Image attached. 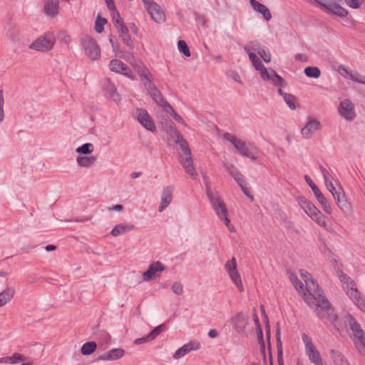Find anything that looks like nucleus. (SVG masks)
Returning <instances> with one entry per match:
<instances>
[{"label":"nucleus","instance_id":"53","mask_svg":"<svg viewBox=\"0 0 365 365\" xmlns=\"http://www.w3.org/2000/svg\"><path fill=\"white\" fill-rule=\"evenodd\" d=\"M297 201L299 205L304 210V211L305 212H307L312 202H310L305 197H303V196L298 197L297 198Z\"/></svg>","mask_w":365,"mask_h":365},{"label":"nucleus","instance_id":"27","mask_svg":"<svg viewBox=\"0 0 365 365\" xmlns=\"http://www.w3.org/2000/svg\"><path fill=\"white\" fill-rule=\"evenodd\" d=\"M276 341H277V363L278 365H284L283 359V347L282 342L281 340V331L279 327V323H277L276 327Z\"/></svg>","mask_w":365,"mask_h":365},{"label":"nucleus","instance_id":"13","mask_svg":"<svg viewBox=\"0 0 365 365\" xmlns=\"http://www.w3.org/2000/svg\"><path fill=\"white\" fill-rule=\"evenodd\" d=\"M319 5L327 9L331 14L336 15L339 17L344 18L346 17L349 12L344 7L341 6L339 4L333 2H328L325 0H314Z\"/></svg>","mask_w":365,"mask_h":365},{"label":"nucleus","instance_id":"49","mask_svg":"<svg viewBox=\"0 0 365 365\" xmlns=\"http://www.w3.org/2000/svg\"><path fill=\"white\" fill-rule=\"evenodd\" d=\"M166 329V326L164 324H162L156 327H155L148 334V339H155L160 333L164 331Z\"/></svg>","mask_w":365,"mask_h":365},{"label":"nucleus","instance_id":"34","mask_svg":"<svg viewBox=\"0 0 365 365\" xmlns=\"http://www.w3.org/2000/svg\"><path fill=\"white\" fill-rule=\"evenodd\" d=\"M76 161L80 167L88 168L95 164L96 161V157L94 155H78L76 158Z\"/></svg>","mask_w":365,"mask_h":365},{"label":"nucleus","instance_id":"57","mask_svg":"<svg viewBox=\"0 0 365 365\" xmlns=\"http://www.w3.org/2000/svg\"><path fill=\"white\" fill-rule=\"evenodd\" d=\"M319 169L323 175L325 182L329 181L333 182L334 177L328 172V170L322 165L319 166Z\"/></svg>","mask_w":365,"mask_h":365},{"label":"nucleus","instance_id":"63","mask_svg":"<svg viewBox=\"0 0 365 365\" xmlns=\"http://www.w3.org/2000/svg\"><path fill=\"white\" fill-rule=\"evenodd\" d=\"M320 212L319 210H318L316 206L312 202L309 208L308 209L307 212L306 213L312 218L314 215H316L317 213Z\"/></svg>","mask_w":365,"mask_h":365},{"label":"nucleus","instance_id":"19","mask_svg":"<svg viewBox=\"0 0 365 365\" xmlns=\"http://www.w3.org/2000/svg\"><path fill=\"white\" fill-rule=\"evenodd\" d=\"M319 128L320 122L317 119L310 118L302 129L301 133L304 138L309 139Z\"/></svg>","mask_w":365,"mask_h":365},{"label":"nucleus","instance_id":"5","mask_svg":"<svg viewBox=\"0 0 365 365\" xmlns=\"http://www.w3.org/2000/svg\"><path fill=\"white\" fill-rule=\"evenodd\" d=\"M81 46L86 56L91 61H96L101 56L100 47L97 41L91 36L86 35L81 38Z\"/></svg>","mask_w":365,"mask_h":365},{"label":"nucleus","instance_id":"4","mask_svg":"<svg viewBox=\"0 0 365 365\" xmlns=\"http://www.w3.org/2000/svg\"><path fill=\"white\" fill-rule=\"evenodd\" d=\"M348 322L353 333V340L356 348L362 355H365V332L353 316L350 314L348 316Z\"/></svg>","mask_w":365,"mask_h":365},{"label":"nucleus","instance_id":"36","mask_svg":"<svg viewBox=\"0 0 365 365\" xmlns=\"http://www.w3.org/2000/svg\"><path fill=\"white\" fill-rule=\"evenodd\" d=\"M330 356L335 365H349L347 360L339 351L332 349L330 352Z\"/></svg>","mask_w":365,"mask_h":365},{"label":"nucleus","instance_id":"8","mask_svg":"<svg viewBox=\"0 0 365 365\" xmlns=\"http://www.w3.org/2000/svg\"><path fill=\"white\" fill-rule=\"evenodd\" d=\"M304 179H305L307 183L309 185V186L312 189L317 201L322 205L323 210L326 213L331 215L332 213V209H331L329 203L328 202L327 198L325 197V196L322 194V192L319 190L318 187L313 182L312 179L308 175H305Z\"/></svg>","mask_w":365,"mask_h":365},{"label":"nucleus","instance_id":"16","mask_svg":"<svg viewBox=\"0 0 365 365\" xmlns=\"http://www.w3.org/2000/svg\"><path fill=\"white\" fill-rule=\"evenodd\" d=\"M200 344L197 340H192L187 344H184L182 346L179 348L173 354L175 359H179L190 353L191 351H195L199 349Z\"/></svg>","mask_w":365,"mask_h":365},{"label":"nucleus","instance_id":"52","mask_svg":"<svg viewBox=\"0 0 365 365\" xmlns=\"http://www.w3.org/2000/svg\"><path fill=\"white\" fill-rule=\"evenodd\" d=\"M178 48L179 51L183 53L185 56L190 57L191 53L190 49L186 43V42L183 40H180L178 42Z\"/></svg>","mask_w":365,"mask_h":365},{"label":"nucleus","instance_id":"55","mask_svg":"<svg viewBox=\"0 0 365 365\" xmlns=\"http://www.w3.org/2000/svg\"><path fill=\"white\" fill-rule=\"evenodd\" d=\"M8 36L14 43L19 42L21 39L20 34L16 28H11L9 30Z\"/></svg>","mask_w":365,"mask_h":365},{"label":"nucleus","instance_id":"35","mask_svg":"<svg viewBox=\"0 0 365 365\" xmlns=\"http://www.w3.org/2000/svg\"><path fill=\"white\" fill-rule=\"evenodd\" d=\"M15 293L12 287H8L0 293V307H2L11 300Z\"/></svg>","mask_w":365,"mask_h":365},{"label":"nucleus","instance_id":"28","mask_svg":"<svg viewBox=\"0 0 365 365\" xmlns=\"http://www.w3.org/2000/svg\"><path fill=\"white\" fill-rule=\"evenodd\" d=\"M249 59L252 62L253 66L256 70L260 71V76H267V68H266L261 60L257 56L255 53H249Z\"/></svg>","mask_w":365,"mask_h":365},{"label":"nucleus","instance_id":"6","mask_svg":"<svg viewBox=\"0 0 365 365\" xmlns=\"http://www.w3.org/2000/svg\"><path fill=\"white\" fill-rule=\"evenodd\" d=\"M55 42L54 35L51 33H46L31 43L29 48L37 51L48 52L53 48Z\"/></svg>","mask_w":365,"mask_h":365},{"label":"nucleus","instance_id":"11","mask_svg":"<svg viewBox=\"0 0 365 365\" xmlns=\"http://www.w3.org/2000/svg\"><path fill=\"white\" fill-rule=\"evenodd\" d=\"M166 266L160 261H155L151 263L147 271L142 274L144 281L148 282L153 280L155 277L159 276V273L166 269Z\"/></svg>","mask_w":365,"mask_h":365},{"label":"nucleus","instance_id":"41","mask_svg":"<svg viewBox=\"0 0 365 365\" xmlns=\"http://www.w3.org/2000/svg\"><path fill=\"white\" fill-rule=\"evenodd\" d=\"M345 289L346 294L349 297L354 303H355L357 299H359L363 297L361 292L355 286H349Z\"/></svg>","mask_w":365,"mask_h":365},{"label":"nucleus","instance_id":"47","mask_svg":"<svg viewBox=\"0 0 365 365\" xmlns=\"http://www.w3.org/2000/svg\"><path fill=\"white\" fill-rule=\"evenodd\" d=\"M93 145L90 143L83 144L81 146L76 148V151L78 153L84 155H89L93 151Z\"/></svg>","mask_w":365,"mask_h":365},{"label":"nucleus","instance_id":"42","mask_svg":"<svg viewBox=\"0 0 365 365\" xmlns=\"http://www.w3.org/2000/svg\"><path fill=\"white\" fill-rule=\"evenodd\" d=\"M97 348V344L95 341H88L83 344L81 349V352L84 356H88L93 354Z\"/></svg>","mask_w":365,"mask_h":365},{"label":"nucleus","instance_id":"56","mask_svg":"<svg viewBox=\"0 0 365 365\" xmlns=\"http://www.w3.org/2000/svg\"><path fill=\"white\" fill-rule=\"evenodd\" d=\"M9 358H11L10 364H12L18 362L26 361L28 359L26 356L20 353H14L12 356H9Z\"/></svg>","mask_w":365,"mask_h":365},{"label":"nucleus","instance_id":"23","mask_svg":"<svg viewBox=\"0 0 365 365\" xmlns=\"http://www.w3.org/2000/svg\"><path fill=\"white\" fill-rule=\"evenodd\" d=\"M248 319H249L242 313L237 314L232 319V324L237 333H242L245 331L246 325L248 323Z\"/></svg>","mask_w":365,"mask_h":365},{"label":"nucleus","instance_id":"25","mask_svg":"<svg viewBox=\"0 0 365 365\" xmlns=\"http://www.w3.org/2000/svg\"><path fill=\"white\" fill-rule=\"evenodd\" d=\"M250 4L254 11L261 14L266 21H269L272 19V14L266 5L256 0H250Z\"/></svg>","mask_w":365,"mask_h":365},{"label":"nucleus","instance_id":"54","mask_svg":"<svg viewBox=\"0 0 365 365\" xmlns=\"http://www.w3.org/2000/svg\"><path fill=\"white\" fill-rule=\"evenodd\" d=\"M283 98L289 108L292 110L296 109V98L294 96L290 93H287Z\"/></svg>","mask_w":365,"mask_h":365},{"label":"nucleus","instance_id":"14","mask_svg":"<svg viewBox=\"0 0 365 365\" xmlns=\"http://www.w3.org/2000/svg\"><path fill=\"white\" fill-rule=\"evenodd\" d=\"M136 115L138 121L147 130L155 131L156 128L153 120L148 111L143 108L136 109Z\"/></svg>","mask_w":365,"mask_h":365},{"label":"nucleus","instance_id":"51","mask_svg":"<svg viewBox=\"0 0 365 365\" xmlns=\"http://www.w3.org/2000/svg\"><path fill=\"white\" fill-rule=\"evenodd\" d=\"M237 185L240 187L243 193L250 198L252 201L254 200L253 196L250 194V190L248 187H246V182L245 180V178H243L238 182H237Z\"/></svg>","mask_w":365,"mask_h":365},{"label":"nucleus","instance_id":"38","mask_svg":"<svg viewBox=\"0 0 365 365\" xmlns=\"http://www.w3.org/2000/svg\"><path fill=\"white\" fill-rule=\"evenodd\" d=\"M314 221H315L319 226L324 227L329 232H332V229L330 226H329L327 223V217L324 215L320 211L316 215L312 218Z\"/></svg>","mask_w":365,"mask_h":365},{"label":"nucleus","instance_id":"59","mask_svg":"<svg viewBox=\"0 0 365 365\" xmlns=\"http://www.w3.org/2000/svg\"><path fill=\"white\" fill-rule=\"evenodd\" d=\"M173 292L178 295H180L183 292V287L179 282H175L172 285Z\"/></svg>","mask_w":365,"mask_h":365},{"label":"nucleus","instance_id":"21","mask_svg":"<svg viewBox=\"0 0 365 365\" xmlns=\"http://www.w3.org/2000/svg\"><path fill=\"white\" fill-rule=\"evenodd\" d=\"M103 91L115 102L120 101V95L118 93L117 88L113 83L109 79H106L103 84Z\"/></svg>","mask_w":365,"mask_h":365},{"label":"nucleus","instance_id":"15","mask_svg":"<svg viewBox=\"0 0 365 365\" xmlns=\"http://www.w3.org/2000/svg\"><path fill=\"white\" fill-rule=\"evenodd\" d=\"M334 199L336 202L338 207L346 215H349L351 212V205L347 201L346 195L342 187H339L337 192L334 194Z\"/></svg>","mask_w":365,"mask_h":365},{"label":"nucleus","instance_id":"22","mask_svg":"<svg viewBox=\"0 0 365 365\" xmlns=\"http://www.w3.org/2000/svg\"><path fill=\"white\" fill-rule=\"evenodd\" d=\"M59 0H45L43 11L46 15L54 18L58 14Z\"/></svg>","mask_w":365,"mask_h":365},{"label":"nucleus","instance_id":"24","mask_svg":"<svg viewBox=\"0 0 365 365\" xmlns=\"http://www.w3.org/2000/svg\"><path fill=\"white\" fill-rule=\"evenodd\" d=\"M124 350L120 348L112 349L111 350L103 353L98 357L101 361H114L120 359L124 355Z\"/></svg>","mask_w":365,"mask_h":365},{"label":"nucleus","instance_id":"10","mask_svg":"<svg viewBox=\"0 0 365 365\" xmlns=\"http://www.w3.org/2000/svg\"><path fill=\"white\" fill-rule=\"evenodd\" d=\"M225 268L229 274L232 281L235 284L240 292L244 291L240 275L237 269V262L233 257L230 260L227 261L225 264Z\"/></svg>","mask_w":365,"mask_h":365},{"label":"nucleus","instance_id":"17","mask_svg":"<svg viewBox=\"0 0 365 365\" xmlns=\"http://www.w3.org/2000/svg\"><path fill=\"white\" fill-rule=\"evenodd\" d=\"M207 196L214 210L220 208L221 206L225 205L221 198L220 193L217 191H212L210 182L205 183Z\"/></svg>","mask_w":365,"mask_h":365},{"label":"nucleus","instance_id":"20","mask_svg":"<svg viewBox=\"0 0 365 365\" xmlns=\"http://www.w3.org/2000/svg\"><path fill=\"white\" fill-rule=\"evenodd\" d=\"M174 187L169 185L165 187L161 195V201L158 207L159 212H162L172 202Z\"/></svg>","mask_w":365,"mask_h":365},{"label":"nucleus","instance_id":"31","mask_svg":"<svg viewBox=\"0 0 365 365\" xmlns=\"http://www.w3.org/2000/svg\"><path fill=\"white\" fill-rule=\"evenodd\" d=\"M134 229L135 225L130 223L118 224L113 228V230L110 232V235L114 237H117L125 232L133 230Z\"/></svg>","mask_w":365,"mask_h":365},{"label":"nucleus","instance_id":"7","mask_svg":"<svg viewBox=\"0 0 365 365\" xmlns=\"http://www.w3.org/2000/svg\"><path fill=\"white\" fill-rule=\"evenodd\" d=\"M302 339L305 345L307 354L308 355L311 362L314 365H321L322 361L320 354L312 343V339L309 337L305 333H302Z\"/></svg>","mask_w":365,"mask_h":365},{"label":"nucleus","instance_id":"44","mask_svg":"<svg viewBox=\"0 0 365 365\" xmlns=\"http://www.w3.org/2000/svg\"><path fill=\"white\" fill-rule=\"evenodd\" d=\"M338 277L340 282L345 285L344 286V289L349 286H356L355 282L346 274L340 272Z\"/></svg>","mask_w":365,"mask_h":365},{"label":"nucleus","instance_id":"29","mask_svg":"<svg viewBox=\"0 0 365 365\" xmlns=\"http://www.w3.org/2000/svg\"><path fill=\"white\" fill-rule=\"evenodd\" d=\"M148 93L150 95L153 100L159 106L163 107V109L166 107V105L169 104L156 86L153 87V88L148 91Z\"/></svg>","mask_w":365,"mask_h":365},{"label":"nucleus","instance_id":"3","mask_svg":"<svg viewBox=\"0 0 365 365\" xmlns=\"http://www.w3.org/2000/svg\"><path fill=\"white\" fill-rule=\"evenodd\" d=\"M223 136L224 139L228 140L234 145L235 148L240 155L250 158L253 160L258 158L259 150L250 143H246L237 138L236 135L229 133H225Z\"/></svg>","mask_w":365,"mask_h":365},{"label":"nucleus","instance_id":"61","mask_svg":"<svg viewBox=\"0 0 365 365\" xmlns=\"http://www.w3.org/2000/svg\"><path fill=\"white\" fill-rule=\"evenodd\" d=\"M265 63L271 61V54L269 51H265L264 48L259 51L258 53Z\"/></svg>","mask_w":365,"mask_h":365},{"label":"nucleus","instance_id":"40","mask_svg":"<svg viewBox=\"0 0 365 365\" xmlns=\"http://www.w3.org/2000/svg\"><path fill=\"white\" fill-rule=\"evenodd\" d=\"M256 332H257V335L258 341L259 344L260 351L263 356L264 362L266 364L267 359H266V356H265V343L264 341L263 332H262L261 326L256 327Z\"/></svg>","mask_w":365,"mask_h":365},{"label":"nucleus","instance_id":"37","mask_svg":"<svg viewBox=\"0 0 365 365\" xmlns=\"http://www.w3.org/2000/svg\"><path fill=\"white\" fill-rule=\"evenodd\" d=\"M308 294H306L304 293V299L306 302L309 305L312 306V304H315L317 306V309H315V312L317 313V310L319 309V310H322V307L319 306V297H318V294H316L314 292H307Z\"/></svg>","mask_w":365,"mask_h":365},{"label":"nucleus","instance_id":"1","mask_svg":"<svg viewBox=\"0 0 365 365\" xmlns=\"http://www.w3.org/2000/svg\"><path fill=\"white\" fill-rule=\"evenodd\" d=\"M300 272L302 278L306 284V290L307 292H315L319 297V300L318 302L319 306L322 307V310H319V309L317 310V315L318 317L324 319L327 316L330 321H336L337 319V316L332 312L330 313V311H331L330 303L324 296L322 289H320L317 280L313 279L312 275L305 270L302 269L300 270Z\"/></svg>","mask_w":365,"mask_h":365},{"label":"nucleus","instance_id":"26","mask_svg":"<svg viewBox=\"0 0 365 365\" xmlns=\"http://www.w3.org/2000/svg\"><path fill=\"white\" fill-rule=\"evenodd\" d=\"M263 80H271L275 86H284L286 82L274 70H267V76L261 77Z\"/></svg>","mask_w":365,"mask_h":365},{"label":"nucleus","instance_id":"30","mask_svg":"<svg viewBox=\"0 0 365 365\" xmlns=\"http://www.w3.org/2000/svg\"><path fill=\"white\" fill-rule=\"evenodd\" d=\"M215 211L216 215L220 218L222 221H223L230 232H234L235 228L234 226L230 224V221L227 217V209L225 205L220 207V208H217L214 210Z\"/></svg>","mask_w":365,"mask_h":365},{"label":"nucleus","instance_id":"39","mask_svg":"<svg viewBox=\"0 0 365 365\" xmlns=\"http://www.w3.org/2000/svg\"><path fill=\"white\" fill-rule=\"evenodd\" d=\"M287 273L289 274V278L290 281L292 282L293 286L297 289V291L299 292V293H304V284L298 279L297 276L291 271H287Z\"/></svg>","mask_w":365,"mask_h":365},{"label":"nucleus","instance_id":"45","mask_svg":"<svg viewBox=\"0 0 365 365\" xmlns=\"http://www.w3.org/2000/svg\"><path fill=\"white\" fill-rule=\"evenodd\" d=\"M107 24V19L101 16L100 14H98L96 23H95V30L97 33L101 34L103 32L104 29V25Z\"/></svg>","mask_w":365,"mask_h":365},{"label":"nucleus","instance_id":"18","mask_svg":"<svg viewBox=\"0 0 365 365\" xmlns=\"http://www.w3.org/2000/svg\"><path fill=\"white\" fill-rule=\"evenodd\" d=\"M146 10L155 23L162 24L165 21V14L160 6L156 2L151 4Z\"/></svg>","mask_w":365,"mask_h":365},{"label":"nucleus","instance_id":"58","mask_svg":"<svg viewBox=\"0 0 365 365\" xmlns=\"http://www.w3.org/2000/svg\"><path fill=\"white\" fill-rule=\"evenodd\" d=\"M346 4L351 9H359L364 0H345Z\"/></svg>","mask_w":365,"mask_h":365},{"label":"nucleus","instance_id":"50","mask_svg":"<svg viewBox=\"0 0 365 365\" xmlns=\"http://www.w3.org/2000/svg\"><path fill=\"white\" fill-rule=\"evenodd\" d=\"M349 79L354 81L358 82L362 84H365V78L364 76H361L359 72L352 71L351 72H349Z\"/></svg>","mask_w":365,"mask_h":365},{"label":"nucleus","instance_id":"2","mask_svg":"<svg viewBox=\"0 0 365 365\" xmlns=\"http://www.w3.org/2000/svg\"><path fill=\"white\" fill-rule=\"evenodd\" d=\"M170 131L173 133L171 135L175 138V142L178 144L183 153L185 157H181L180 163L185 169L186 173L192 179L196 180L197 173L195 171L192 158L191 156V150L189 148L187 141L183 138L182 134L177 130L176 128H170Z\"/></svg>","mask_w":365,"mask_h":365},{"label":"nucleus","instance_id":"32","mask_svg":"<svg viewBox=\"0 0 365 365\" xmlns=\"http://www.w3.org/2000/svg\"><path fill=\"white\" fill-rule=\"evenodd\" d=\"M109 68L115 73H123L129 70L128 66L123 61L118 59H113L110 61Z\"/></svg>","mask_w":365,"mask_h":365},{"label":"nucleus","instance_id":"12","mask_svg":"<svg viewBox=\"0 0 365 365\" xmlns=\"http://www.w3.org/2000/svg\"><path fill=\"white\" fill-rule=\"evenodd\" d=\"M338 109L339 114L346 120L352 121L356 118L354 106L349 99L341 101Z\"/></svg>","mask_w":365,"mask_h":365},{"label":"nucleus","instance_id":"9","mask_svg":"<svg viewBox=\"0 0 365 365\" xmlns=\"http://www.w3.org/2000/svg\"><path fill=\"white\" fill-rule=\"evenodd\" d=\"M133 66L136 68L144 86L147 89V91H149L153 88V87L155 86V85L152 83V74L141 61L135 60Z\"/></svg>","mask_w":365,"mask_h":365},{"label":"nucleus","instance_id":"62","mask_svg":"<svg viewBox=\"0 0 365 365\" xmlns=\"http://www.w3.org/2000/svg\"><path fill=\"white\" fill-rule=\"evenodd\" d=\"M319 248L322 252L325 253L328 250L327 242L323 237L319 238Z\"/></svg>","mask_w":365,"mask_h":365},{"label":"nucleus","instance_id":"46","mask_svg":"<svg viewBox=\"0 0 365 365\" xmlns=\"http://www.w3.org/2000/svg\"><path fill=\"white\" fill-rule=\"evenodd\" d=\"M265 329H266L267 341V344H268L269 364H270V365H273L272 355V351H271L272 347H271V342H270V338H271L270 326L269 324V321H267L265 324Z\"/></svg>","mask_w":365,"mask_h":365},{"label":"nucleus","instance_id":"64","mask_svg":"<svg viewBox=\"0 0 365 365\" xmlns=\"http://www.w3.org/2000/svg\"><path fill=\"white\" fill-rule=\"evenodd\" d=\"M359 309L365 313V297L363 296L354 303Z\"/></svg>","mask_w":365,"mask_h":365},{"label":"nucleus","instance_id":"60","mask_svg":"<svg viewBox=\"0 0 365 365\" xmlns=\"http://www.w3.org/2000/svg\"><path fill=\"white\" fill-rule=\"evenodd\" d=\"M112 21H113L114 26L116 28H118V26H120L121 24H124L121 19V17H120L119 13L117 11H113Z\"/></svg>","mask_w":365,"mask_h":365},{"label":"nucleus","instance_id":"33","mask_svg":"<svg viewBox=\"0 0 365 365\" xmlns=\"http://www.w3.org/2000/svg\"><path fill=\"white\" fill-rule=\"evenodd\" d=\"M223 167L236 182L244 178L233 164L223 162Z\"/></svg>","mask_w":365,"mask_h":365},{"label":"nucleus","instance_id":"48","mask_svg":"<svg viewBox=\"0 0 365 365\" xmlns=\"http://www.w3.org/2000/svg\"><path fill=\"white\" fill-rule=\"evenodd\" d=\"M164 110L166 113H170L171 116L178 123L182 124L185 123L182 118L174 110L173 108L170 103L166 105V107L164 108Z\"/></svg>","mask_w":365,"mask_h":365},{"label":"nucleus","instance_id":"43","mask_svg":"<svg viewBox=\"0 0 365 365\" xmlns=\"http://www.w3.org/2000/svg\"><path fill=\"white\" fill-rule=\"evenodd\" d=\"M304 72L309 78H318L321 75V71L317 66H308L305 68Z\"/></svg>","mask_w":365,"mask_h":365}]
</instances>
